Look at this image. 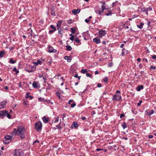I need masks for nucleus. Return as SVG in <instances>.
Wrapping results in <instances>:
<instances>
[{"label": "nucleus", "mask_w": 156, "mask_h": 156, "mask_svg": "<svg viewBox=\"0 0 156 156\" xmlns=\"http://www.w3.org/2000/svg\"><path fill=\"white\" fill-rule=\"evenodd\" d=\"M25 130V128L23 126H19L17 129L15 128L14 129L12 133L16 136L20 135L21 138L23 139L25 137L24 134Z\"/></svg>", "instance_id": "obj_1"}, {"label": "nucleus", "mask_w": 156, "mask_h": 156, "mask_svg": "<svg viewBox=\"0 0 156 156\" xmlns=\"http://www.w3.org/2000/svg\"><path fill=\"white\" fill-rule=\"evenodd\" d=\"M7 116V117L9 119L11 118V115H10L6 110H3L0 112V117L3 118L4 116Z\"/></svg>", "instance_id": "obj_2"}, {"label": "nucleus", "mask_w": 156, "mask_h": 156, "mask_svg": "<svg viewBox=\"0 0 156 156\" xmlns=\"http://www.w3.org/2000/svg\"><path fill=\"white\" fill-rule=\"evenodd\" d=\"M35 70L36 67L34 66H32L30 65H27L25 69V71L29 73L33 72Z\"/></svg>", "instance_id": "obj_3"}, {"label": "nucleus", "mask_w": 156, "mask_h": 156, "mask_svg": "<svg viewBox=\"0 0 156 156\" xmlns=\"http://www.w3.org/2000/svg\"><path fill=\"white\" fill-rule=\"evenodd\" d=\"M35 128L37 131L39 132L42 128V124L41 122L39 121L35 124Z\"/></svg>", "instance_id": "obj_4"}, {"label": "nucleus", "mask_w": 156, "mask_h": 156, "mask_svg": "<svg viewBox=\"0 0 156 156\" xmlns=\"http://www.w3.org/2000/svg\"><path fill=\"white\" fill-rule=\"evenodd\" d=\"M12 136H10L9 135L6 136L3 140V143L5 144H6L9 143L10 142L9 141L6 142V141H9L10 140V141H11V140L12 139Z\"/></svg>", "instance_id": "obj_5"}, {"label": "nucleus", "mask_w": 156, "mask_h": 156, "mask_svg": "<svg viewBox=\"0 0 156 156\" xmlns=\"http://www.w3.org/2000/svg\"><path fill=\"white\" fill-rule=\"evenodd\" d=\"M14 152L15 154L13 155L14 156H23V152L20 151L19 150H15Z\"/></svg>", "instance_id": "obj_6"}, {"label": "nucleus", "mask_w": 156, "mask_h": 156, "mask_svg": "<svg viewBox=\"0 0 156 156\" xmlns=\"http://www.w3.org/2000/svg\"><path fill=\"white\" fill-rule=\"evenodd\" d=\"M122 97L121 96L117 95L115 94L113 96L112 100H115L116 101H119L120 100Z\"/></svg>", "instance_id": "obj_7"}, {"label": "nucleus", "mask_w": 156, "mask_h": 156, "mask_svg": "<svg viewBox=\"0 0 156 156\" xmlns=\"http://www.w3.org/2000/svg\"><path fill=\"white\" fill-rule=\"evenodd\" d=\"M105 14L106 16H111L112 14V11L106 8V11L105 12Z\"/></svg>", "instance_id": "obj_8"}, {"label": "nucleus", "mask_w": 156, "mask_h": 156, "mask_svg": "<svg viewBox=\"0 0 156 156\" xmlns=\"http://www.w3.org/2000/svg\"><path fill=\"white\" fill-rule=\"evenodd\" d=\"M99 34L101 37H102L103 36L105 35L106 34V31L105 30H101L99 31Z\"/></svg>", "instance_id": "obj_9"}, {"label": "nucleus", "mask_w": 156, "mask_h": 156, "mask_svg": "<svg viewBox=\"0 0 156 156\" xmlns=\"http://www.w3.org/2000/svg\"><path fill=\"white\" fill-rule=\"evenodd\" d=\"M93 41L97 44L101 43L100 38L99 37H96L93 39Z\"/></svg>", "instance_id": "obj_10"}, {"label": "nucleus", "mask_w": 156, "mask_h": 156, "mask_svg": "<svg viewBox=\"0 0 156 156\" xmlns=\"http://www.w3.org/2000/svg\"><path fill=\"white\" fill-rule=\"evenodd\" d=\"M49 52L50 53L55 52H56V50L53 48V47L51 46H49Z\"/></svg>", "instance_id": "obj_11"}, {"label": "nucleus", "mask_w": 156, "mask_h": 156, "mask_svg": "<svg viewBox=\"0 0 156 156\" xmlns=\"http://www.w3.org/2000/svg\"><path fill=\"white\" fill-rule=\"evenodd\" d=\"M6 103L7 102L5 101H4L0 103V109L4 108L5 106Z\"/></svg>", "instance_id": "obj_12"}, {"label": "nucleus", "mask_w": 156, "mask_h": 156, "mask_svg": "<svg viewBox=\"0 0 156 156\" xmlns=\"http://www.w3.org/2000/svg\"><path fill=\"white\" fill-rule=\"evenodd\" d=\"M79 126V124H78L77 122H73V124L71 126V128H73L74 127L75 128H77Z\"/></svg>", "instance_id": "obj_13"}, {"label": "nucleus", "mask_w": 156, "mask_h": 156, "mask_svg": "<svg viewBox=\"0 0 156 156\" xmlns=\"http://www.w3.org/2000/svg\"><path fill=\"white\" fill-rule=\"evenodd\" d=\"M80 11V9H77L76 10V9H73L72 11V12L74 15H76L77 14L79 13Z\"/></svg>", "instance_id": "obj_14"}, {"label": "nucleus", "mask_w": 156, "mask_h": 156, "mask_svg": "<svg viewBox=\"0 0 156 156\" xmlns=\"http://www.w3.org/2000/svg\"><path fill=\"white\" fill-rule=\"evenodd\" d=\"M41 101H43L44 103H45L49 104L50 103H51V105H53V102H51L49 100H46L45 99H44V98H42V100Z\"/></svg>", "instance_id": "obj_15"}, {"label": "nucleus", "mask_w": 156, "mask_h": 156, "mask_svg": "<svg viewBox=\"0 0 156 156\" xmlns=\"http://www.w3.org/2000/svg\"><path fill=\"white\" fill-rule=\"evenodd\" d=\"M42 120L44 123H46L47 122H48L49 120V119L47 118L45 116H44L42 118Z\"/></svg>", "instance_id": "obj_16"}, {"label": "nucleus", "mask_w": 156, "mask_h": 156, "mask_svg": "<svg viewBox=\"0 0 156 156\" xmlns=\"http://www.w3.org/2000/svg\"><path fill=\"white\" fill-rule=\"evenodd\" d=\"M62 21L61 20H59L58 21V23H57V30H59V28L61 27V24L62 23Z\"/></svg>", "instance_id": "obj_17"}, {"label": "nucleus", "mask_w": 156, "mask_h": 156, "mask_svg": "<svg viewBox=\"0 0 156 156\" xmlns=\"http://www.w3.org/2000/svg\"><path fill=\"white\" fill-rule=\"evenodd\" d=\"M38 83L37 81L34 82L33 83L32 85L34 87V88H37L38 87Z\"/></svg>", "instance_id": "obj_18"}, {"label": "nucleus", "mask_w": 156, "mask_h": 156, "mask_svg": "<svg viewBox=\"0 0 156 156\" xmlns=\"http://www.w3.org/2000/svg\"><path fill=\"white\" fill-rule=\"evenodd\" d=\"M5 51L4 50L2 51H0V57L2 58L4 57V54L5 53Z\"/></svg>", "instance_id": "obj_19"}, {"label": "nucleus", "mask_w": 156, "mask_h": 156, "mask_svg": "<svg viewBox=\"0 0 156 156\" xmlns=\"http://www.w3.org/2000/svg\"><path fill=\"white\" fill-rule=\"evenodd\" d=\"M30 93L28 92H27L26 93V96L25 98L27 99L28 98H30V99H32L33 98V97H32L31 96L29 95Z\"/></svg>", "instance_id": "obj_20"}, {"label": "nucleus", "mask_w": 156, "mask_h": 156, "mask_svg": "<svg viewBox=\"0 0 156 156\" xmlns=\"http://www.w3.org/2000/svg\"><path fill=\"white\" fill-rule=\"evenodd\" d=\"M137 90L139 91H140L141 89H143L144 88V86L142 85L138 86L137 87Z\"/></svg>", "instance_id": "obj_21"}, {"label": "nucleus", "mask_w": 156, "mask_h": 156, "mask_svg": "<svg viewBox=\"0 0 156 156\" xmlns=\"http://www.w3.org/2000/svg\"><path fill=\"white\" fill-rule=\"evenodd\" d=\"M64 59L67 60L68 62H70L71 61V59L69 58V57L67 56H66L64 57Z\"/></svg>", "instance_id": "obj_22"}, {"label": "nucleus", "mask_w": 156, "mask_h": 156, "mask_svg": "<svg viewBox=\"0 0 156 156\" xmlns=\"http://www.w3.org/2000/svg\"><path fill=\"white\" fill-rule=\"evenodd\" d=\"M66 50L67 51H70L72 50V48L70 45H67L66 46Z\"/></svg>", "instance_id": "obj_23"}, {"label": "nucleus", "mask_w": 156, "mask_h": 156, "mask_svg": "<svg viewBox=\"0 0 156 156\" xmlns=\"http://www.w3.org/2000/svg\"><path fill=\"white\" fill-rule=\"evenodd\" d=\"M144 25V23L142 22H141L140 23V25H137V27L140 29H141L143 27V26Z\"/></svg>", "instance_id": "obj_24"}, {"label": "nucleus", "mask_w": 156, "mask_h": 156, "mask_svg": "<svg viewBox=\"0 0 156 156\" xmlns=\"http://www.w3.org/2000/svg\"><path fill=\"white\" fill-rule=\"evenodd\" d=\"M141 10L142 12H145L147 15L148 14V13L147 12V10H146V8H145L144 7L143 8L141 9Z\"/></svg>", "instance_id": "obj_25"}, {"label": "nucleus", "mask_w": 156, "mask_h": 156, "mask_svg": "<svg viewBox=\"0 0 156 156\" xmlns=\"http://www.w3.org/2000/svg\"><path fill=\"white\" fill-rule=\"evenodd\" d=\"M41 61L39 60H37V62H34V63L37 65H38L40 64H41Z\"/></svg>", "instance_id": "obj_26"}, {"label": "nucleus", "mask_w": 156, "mask_h": 156, "mask_svg": "<svg viewBox=\"0 0 156 156\" xmlns=\"http://www.w3.org/2000/svg\"><path fill=\"white\" fill-rule=\"evenodd\" d=\"M101 8H102V9L101 10V12H103L104 10H105L106 9V7L104 6L103 5H101Z\"/></svg>", "instance_id": "obj_27"}, {"label": "nucleus", "mask_w": 156, "mask_h": 156, "mask_svg": "<svg viewBox=\"0 0 156 156\" xmlns=\"http://www.w3.org/2000/svg\"><path fill=\"white\" fill-rule=\"evenodd\" d=\"M122 126L124 129L127 127L126 124V122H124L123 123L122 125Z\"/></svg>", "instance_id": "obj_28"}, {"label": "nucleus", "mask_w": 156, "mask_h": 156, "mask_svg": "<svg viewBox=\"0 0 156 156\" xmlns=\"http://www.w3.org/2000/svg\"><path fill=\"white\" fill-rule=\"evenodd\" d=\"M87 70L86 69H82L81 70V72L83 74L87 72Z\"/></svg>", "instance_id": "obj_29"}, {"label": "nucleus", "mask_w": 156, "mask_h": 156, "mask_svg": "<svg viewBox=\"0 0 156 156\" xmlns=\"http://www.w3.org/2000/svg\"><path fill=\"white\" fill-rule=\"evenodd\" d=\"M16 62V61H13V60L12 58H10L9 62L11 64H14Z\"/></svg>", "instance_id": "obj_30"}, {"label": "nucleus", "mask_w": 156, "mask_h": 156, "mask_svg": "<svg viewBox=\"0 0 156 156\" xmlns=\"http://www.w3.org/2000/svg\"><path fill=\"white\" fill-rule=\"evenodd\" d=\"M13 71L15 72L16 74H17L19 73V71L16 68H14L12 69Z\"/></svg>", "instance_id": "obj_31"}, {"label": "nucleus", "mask_w": 156, "mask_h": 156, "mask_svg": "<svg viewBox=\"0 0 156 156\" xmlns=\"http://www.w3.org/2000/svg\"><path fill=\"white\" fill-rule=\"evenodd\" d=\"M70 29L71 30V32L73 34H74L75 33L76 30L75 28H73L72 27L70 28Z\"/></svg>", "instance_id": "obj_32"}, {"label": "nucleus", "mask_w": 156, "mask_h": 156, "mask_svg": "<svg viewBox=\"0 0 156 156\" xmlns=\"http://www.w3.org/2000/svg\"><path fill=\"white\" fill-rule=\"evenodd\" d=\"M75 40V41L77 43H79L80 42V40L77 37H76Z\"/></svg>", "instance_id": "obj_33"}, {"label": "nucleus", "mask_w": 156, "mask_h": 156, "mask_svg": "<svg viewBox=\"0 0 156 156\" xmlns=\"http://www.w3.org/2000/svg\"><path fill=\"white\" fill-rule=\"evenodd\" d=\"M58 30V34L60 35H62V30L59 28V29Z\"/></svg>", "instance_id": "obj_34"}, {"label": "nucleus", "mask_w": 156, "mask_h": 156, "mask_svg": "<svg viewBox=\"0 0 156 156\" xmlns=\"http://www.w3.org/2000/svg\"><path fill=\"white\" fill-rule=\"evenodd\" d=\"M51 14L52 15H53L54 16H55V12L53 10H52L51 11Z\"/></svg>", "instance_id": "obj_35"}, {"label": "nucleus", "mask_w": 156, "mask_h": 156, "mask_svg": "<svg viewBox=\"0 0 156 156\" xmlns=\"http://www.w3.org/2000/svg\"><path fill=\"white\" fill-rule=\"evenodd\" d=\"M23 104L25 105H27L28 104V101L26 100L23 101Z\"/></svg>", "instance_id": "obj_36"}, {"label": "nucleus", "mask_w": 156, "mask_h": 156, "mask_svg": "<svg viewBox=\"0 0 156 156\" xmlns=\"http://www.w3.org/2000/svg\"><path fill=\"white\" fill-rule=\"evenodd\" d=\"M76 105V104L73 101V103L71 105V108H73Z\"/></svg>", "instance_id": "obj_37"}, {"label": "nucleus", "mask_w": 156, "mask_h": 156, "mask_svg": "<svg viewBox=\"0 0 156 156\" xmlns=\"http://www.w3.org/2000/svg\"><path fill=\"white\" fill-rule=\"evenodd\" d=\"M56 30H49V34H52L54 31H55Z\"/></svg>", "instance_id": "obj_38"}, {"label": "nucleus", "mask_w": 156, "mask_h": 156, "mask_svg": "<svg viewBox=\"0 0 156 156\" xmlns=\"http://www.w3.org/2000/svg\"><path fill=\"white\" fill-rule=\"evenodd\" d=\"M56 94L57 96V97L59 98H60V93H59V92H57L56 93Z\"/></svg>", "instance_id": "obj_39"}, {"label": "nucleus", "mask_w": 156, "mask_h": 156, "mask_svg": "<svg viewBox=\"0 0 156 156\" xmlns=\"http://www.w3.org/2000/svg\"><path fill=\"white\" fill-rule=\"evenodd\" d=\"M152 10V9L151 7H149L148 8H146V10H147V12L148 11H151Z\"/></svg>", "instance_id": "obj_40"}, {"label": "nucleus", "mask_w": 156, "mask_h": 156, "mask_svg": "<svg viewBox=\"0 0 156 156\" xmlns=\"http://www.w3.org/2000/svg\"><path fill=\"white\" fill-rule=\"evenodd\" d=\"M113 63L112 62H110L108 63V66L110 67H111L112 66Z\"/></svg>", "instance_id": "obj_41"}, {"label": "nucleus", "mask_w": 156, "mask_h": 156, "mask_svg": "<svg viewBox=\"0 0 156 156\" xmlns=\"http://www.w3.org/2000/svg\"><path fill=\"white\" fill-rule=\"evenodd\" d=\"M154 113V111L152 110H151V112L149 113L148 115L150 116L152 114Z\"/></svg>", "instance_id": "obj_42"}, {"label": "nucleus", "mask_w": 156, "mask_h": 156, "mask_svg": "<svg viewBox=\"0 0 156 156\" xmlns=\"http://www.w3.org/2000/svg\"><path fill=\"white\" fill-rule=\"evenodd\" d=\"M50 27L51 28L53 29V30H56V27H55L54 26V25H50Z\"/></svg>", "instance_id": "obj_43"}, {"label": "nucleus", "mask_w": 156, "mask_h": 156, "mask_svg": "<svg viewBox=\"0 0 156 156\" xmlns=\"http://www.w3.org/2000/svg\"><path fill=\"white\" fill-rule=\"evenodd\" d=\"M86 75L87 77H91L92 76V75L88 73H86Z\"/></svg>", "instance_id": "obj_44"}, {"label": "nucleus", "mask_w": 156, "mask_h": 156, "mask_svg": "<svg viewBox=\"0 0 156 156\" xmlns=\"http://www.w3.org/2000/svg\"><path fill=\"white\" fill-rule=\"evenodd\" d=\"M108 78L107 77H105L104 79V81L105 82L107 83L108 82Z\"/></svg>", "instance_id": "obj_45"}, {"label": "nucleus", "mask_w": 156, "mask_h": 156, "mask_svg": "<svg viewBox=\"0 0 156 156\" xmlns=\"http://www.w3.org/2000/svg\"><path fill=\"white\" fill-rule=\"evenodd\" d=\"M59 121V118L58 117H57L55 118V120L54 121V122H58Z\"/></svg>", "instance_id": "obj_46"}, {"label": "nucleus", "mask_w": 156, "mask_h": 156, "mask_svg": "<svg viewBox=\"0 0 156 156\" xmlns=\"http://www.w3.org/2000/svg\"><path fill=\"white\" fill-rule=\"evenodd\" d=\"M150 69H151L155 70L156 69V67L155 66H151L150 67Z\"/></svg>", "instance_id": "obj_47"}, {"label": "nucleus", "mask_w": 156, "mask_h": 156, "mask_svg": "<svg viewBox=\"0 0 156 156\" xmlns=\"http://www.w3.org/2000/svg\"><path fill=\"white\" fill-rule=\"evenodd\" d=\"M73 102V100H70L69 101V102H68V104H69L71 105V103H72Z\"/></svg>", "instance_id": "obj_48"}, {"label": "nucleus", "mask_w": 156, "mask_h": 156, "mask_svg": "<svg viewBox=\"0 0 156 156\" xmlns=\"http://www.w3.org/2000/svg\"><path fill=\"white\" fill-rule=\"evenodd\" d=\"M61 119H60V122H61ZM60 124H61V122L59 124V126L58 128V129H62V126H60Z\"/></svg>", "instance_id": "obj_49"}, {"label": "nucleus", "mask_w": 156, "mask_h": 156, "mask_svg": "<svg viewBox=\"0 0 156 156\" xmlns=\"http://www.w3.org/2000/svg\"><path fill=\"white\" fill-rule=\"evenodd\" d=\"M126 52H125V51H122V56H124L126 54Z\"/></svg>", "instance_id": "obj_50"}, {"label": "nucleus", "mask_w": 156, "mask_h": 156, "mask_svg": "<svg viewBox=\"0 0 156 156\" xmlns=\"http://www.w3.org/2000/svg\"><path fill=\"white\" fill-rule=\"evenodd\" d=\"M143 65L141 63L140 64L139 66V67L141 69L143 68Z\"/></svg>", "instance_id": "obj_51"}, {"label": "nucleus", "mask_w": 156, "mask_h": 156, "mask_svg": "<svg viewBox=\"0 0 156 156\" xmlns=\"http://www.w3.org/2000/svg\"><path fill=\"white\" fill-rule=\"evenodd\" d=\"M124 116H125V114L124 113H122L120 115V118H121L122 117H124Z\"/></svg>", "instance_id": "obj_52"}, {"label": "nucleus", "mask_w": 156, "mask_h": 156, "mask_svg": "<svg viewBox=\"0 0 156 156\" xmlns=\"http://www.w3.org/2000/svg\"><path fill=\"white\" fill-rule=\"evenodd\" d=\"M104 149H100V148H97L96 149V151H101L102 150H103Z\"/></svg>", "instance_id": "obj_53"}, {"label": "nucleus", "mask_w": 156, "mask_h": 156, "mask_svg": "<svg viewBox=\"0 0 156 156\" xmlns=\"http://www.w3.org/2000/svg\"><path fill=\"white\" fill-rule=\"evenodd\" d=\"M97 86L99 87H101L102 86V85L101 83H98L97 85Z\"/></svg>", "instance_id": "obj_54"}, {"label": "nucleus", "mask_w": 156, "mask_h": 156, "mask_svg": "<svg viewBox=\"0 0 156 156\" xmlns=\"http://www.w3.org/2000/svg\"><path fill=\"white\" fill-rule=\"evenodd\" d=\"M142 102V101L140 100L139 101V103H138L137 104V105L138 106H139L141 104V103Z\"/></svg>", "instance_id": "obj_55"}, {"label": "nucleus", "mask_w": 156, "mask_h": 156, "mask_svg": "<svg viewBox=\"0 0 156 156\" xmlns=\"http://www.w3.org/2000/svg\"><path fill=\"white\" fill-rule=\"evenodd\" d=\"M72 41H73L74 40V36L71 37L69 38Z\"/></svg>", "instance_id": "obj_56"}, {"label": "nucleus", "mask_w": 156, "mask_h": 156, "mask_svg": "<svg viewBox=\"0 0 156 156\" xmlns=\"http://www.w3.org/2000/svg\"><path fill=\"white\" fill-rule=\"evenodd\" d=\"M39 143V141L38 140H35V141H34V142L33 144H34V143Z\"/></svg>", "instance_id": "obj_57"}, {"label": "nucleus", "mask_w": 156, "mask_h": 156, "mask_svg": "<svg viewBox=\"0 0 156 156\" xmlns=\"http://www.w3.org/2000/svg\"><path fill=\"white\" fill-rule=\"evenodd\" d=\"M85 21L86 23H87L89 22L90 20H87V19H86L85 20Z\"/></svg>", "instance_id": "obj_58"}, {"label": "nucleus", "mask_w": 156, "mask_h": 156, "mask_svg": "<svg viewBox=\"0 0 156 156\" xmlns=\"http://www.w3.org/2000/svg\"><path fill=\"white\" fill-rule=\"evenodd\" d=\"M18 86L20 87H22V86L21 85V83L20 82L19 83Z\"/></svg>", "instance_id": "obj_59"}, {"label": "nucleus", "mask_w": 156, "mask_h": 156, "mask_svg": "<svg viewBox=\"0 0 156 156\" xmlns=\"http://www.w3.org/2000/svg\"><path fill=\"white\" fill-rule=\"evenodd\" d=\"M143 61H145L147 62H148V60H147V59L146 58H144L143 59Z\"/></svg>", "instance_id": "obj_60"}, {"label": "nucleus", "mask_w": 156, "mask_h": 156, "mask_svg": "<svg viewBox=\"0 0 156 156\" xmlns=\"http://www.w3.org/2000/svg\"><path fill=\"white\" fill-rule=\"evenodd\" d=\"M66 117V115L65 114H64L62 115V120H64V118Z\"/></svg>", "instance_id": "obj_61"}, {"label": "nucleus", "mask_w": 156, "mask_h": 156, "mask_svg": "<svg viewBox=\"0 0 156 156\" xmlns=\"http://www.w3.org/2000/svg\"><path fill=\"white\" fill-rule=\"evenodd\" d=\"M5 89L6 90H7L9 89V87L7 86H6L5 87Z\"/></svg>", "instance_id": "obj_62"}, {"label": "nucleus", "mask_w": 156, "mask_h": 156, "mask_svg": "<svg viewBox=\"0 0 156 156\" xmlns=\"http://www.w3.org/2000/svg\"><path fill=\"white\" fill-rule=\"evenodd\" d=\"M81 119L82 120H84L86 119V118L85 117H82L81 118Z\"/></svg>", "instance_id": "obj_63"}, {"label": "nucleus", "mask_w": 156, "mask_h": 156, "mask_svg": "<svg viewBox=\"0 0 156 156\" xmlns=\"http://www.w3.org/2000/svg\"><path fill=\"white\" fill-rule=\"evenodd\" d=\"M122 139H124L126 140H128V138L127 137H123Z\"/></svg>", "instance_id": "obj_64"}]
</instances>
